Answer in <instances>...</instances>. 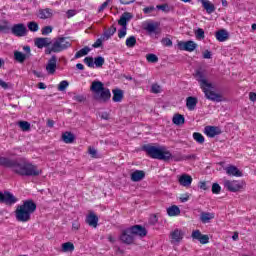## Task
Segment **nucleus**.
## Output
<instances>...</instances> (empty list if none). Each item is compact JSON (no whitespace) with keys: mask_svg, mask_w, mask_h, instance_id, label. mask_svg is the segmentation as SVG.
Instances as JSON below:
<instances>
[{"mask_svg":"<svg viewBox=\"0 0 256 256\" xmlns=\"http://www.w3.org/2000/svg\"><path fill=\"white\" fill-rule=\"evenodd\" d=\"M84 63H85L88 67H90V68L95 67V63H94L93 57H91V56L84 58Z\"/></svg>","mask_w":256,"mask_h":256,"instance_id":"obj_46","label":"nucleus"},{"mask_svg":"<svg viewBox=\"0 0 256 256\" xmlns=\"http://www.w3.org/2000/svg\"><path fill=\"white\" fill-rule=\"evenodd\" d=\"M193 139L199 143V145H203V143H205V137L203 136V134L199 133V132H194L193 133Z\"/></svg>","mask_w":256,"mask_h":256,"instance_id":"obj_39","label":"nucleus"},{"mask_svg":"<svg viewBox=\"0 0 256 256\" xmlns=\"http://www.w3.org/2000/svg\"><path fill=\"white\" fill-rule=\"evenodd\" d=\"M11 31V26L9 25V21L0 20V33H9Z\"/></svg>","mask_w":256,"mask_h":256,"instance_id":"obj_31","label":"nucleus"},{"mask_svg":"<svg viewBox=\"0 0 256 256\" xmlns=\"http://www.w3.org/2000/svg\"><path fill=\"white\" fill-rule=\"evenodd\" d=\"M137 45V38L135 36H130L126 39V47L129 49H133Z\"/></svg>","mask_w":256,"mask_h":256,"instance_id":"obj_38","label":"nucleus"},{"mask_svg":"<svg viewBox=\"0 0 256 256\" xmlns=\"http://www.w3.org/2000/svg\"><path fill=\"white\" fill-rule=\"evenodd\" d=\"M199 101L197 100L196 97H193V96H189L187 99H186V107L189 111H195V108L197 107V103Z\"/></svg>","mask_w":256,"mask_h":256,"instance_id":"obj_26","label":"nucleus"},{"mask_svg":"<svg viewBox=\"0 0 256 256\" xmlns=\"http://www.w3.org/2000/svg\"><path fill=\"white\" fill-rule=\"evenodd\" d=\"M14 59L18 61V63H25V59H27V54H24L19 51L14 52Z\"/></svg>","mask_w":256,"mask_h":256,"instance_id":"obj_34","label":"nucleus"},{"mask_svg":"<svg viewBox=\"0 0 256 256\" xmlns=\"http://www.w3.org/2000/svg\"><path fill=\"white\" fill-rule=\"evenodd\" d=\"M42 35H49V33H53V27L51 26H45L41 30Z\"/></svg>","mask_w":256,"mask_h":256,"instance_id":"obj_50","label":"nucleus"},{"mask_svg":"<svg viewBox=\"0 0 256 256\" xmlns=\"http://www.w3.org/2000/svg\"><path fill=\"white\" fill-rule=\"evenodd\" d=\"M135 237H147V229L141 225H134L126 228L120 235V241L125 245H133Z\"/></svg>","mask_w":256,"mask_h":256,"instance_id":"obj_4","label":"nucleus"},{"mask_svg":"<svg viewBox=\"0 0 256 256\" xmlns=\"http://www.w3.org/2000/svg\"><path fill=\"white\" fill-rule=\"evenodd\" d=\"M151 93H161V86H159L158 84H152Z\"/></svg>","mask_w":256,"mask_h":256,"instance_id":"obj_51","label":"nucleus"},{"mask_svg":"<svg viewBox=\"0 0 256 256\" xmlns=\"http://www.w3.org/2000/svg\"><path fill=\"white\" fill-rule=\"evenodd\" d=\"M196 39H205V31L202 28L195 30Z\"/></svg>","mask_w":256,"mask_h":256,"instance_id":"obj_44","label":"nucleus"},{"mask_svg":"<svg viewBox=\"0 0 256 256\" xmlns=\"http://www.w3.org/2000/svg\"><path fill=\"white\" fill-rule=\"evenodd\" d=\"M178 181L182 187H191V183H193V177H191L189 174H183L180 176Z\"/></svg>","mask_w":256,"mask_h":256,"instance_id":"obj_21","label":"nucleus"},{"mask_svg":"<svg viewBox=\"0 0 256 256\" xmlns=\"http://www.w3.org/2000/svg\"><path fill=\"white\" fill-rule=\"evenodd\" d=\"M172 122L174 125H184L185 124V116L181 114H175L172 118Z\"/></svg>","mask_w":256,"mask_h":256,"instance_id":"obj_32","label":"nucleus"},{"mask_svg":"<svg viewBox=\"0 0 256 256\" xmlns=\"http://www.w3.org/2000/svg\"><path fill=\"white\" fill-rule=\"evenodd\" d=\"M71 47V42L67 41L65 37H57L50 41V47L46 48V55H51L52 53H61L67 51Z\"/></svg>","mask_w":256,"mask_h":256,"instance_id":"obj_7","label":"nucleus"},{"mask_svg":"<svg viewBox=\"0 0 256 256\" xmlns=\"http://www.w3.org/2000/svg\"><path fill=\"white\" fill-rule=\"evenodd\" d=\"M168 7H169L168 4H162V5H157L156 9H159L160 11H167Z\"/></svg>","mask_w":256,"mask_h":256,"instance_id":"obj_57","label":"nucleus"},{"mask_svg":"<svg viewBox=\"0 0 256 256\" xmlns=\"http://www.w3.org/2000/svg\"><path fill=\"white\" fill-rule=\"evenodd\" d=\"M146 59L148 63H157L159 61V57L155 54H147Z\"/></svg>","mask_w":256,"mask_h":256,"instance_id":"obj_43","label":"nucleus"},{"mask_svg":"<svg viewBox=\"0 0 256 256\" xmlns=\"http://www.w3.org/2000/svg\"><path fill=\"white\" fill-rule=\"evenodd\" d=\"M86 223L90 226V227H97L98 223H99V217L97 215H95V213L90 212L88 214V216L86 217Z\"/></svg>","mask_w":256,"mask_h":256,"instance_id":"obj_20","label":"nucleus"},{"mask_svg":"<svg viewBox=\"0 0 256 256\" xmlns=\"http://www.w3.org/2000/svg\"><path fill=\"white\" fill-rule=\"evenodd\" d=\"M63 253H71L75 251V245L72 242H66L62 244Z\"/></svg>","mask_w":256,"mask_h":256,"instance_id":"obj_33","label":"nucleus"},{"mask_svg":"<svg viewBox=\"0 0 256 256\" xmlns=\"http://www.w3.org/2000/svg\"><path fill=\"white\" fill-rule=\"evenodd\" d=\"M193 75L196 81L200 83V87L203 90L206 98H208L210 101H215L216 103H221V101H223V96L221 94H217L209 90L213 89V84L207 81L205 70H203V68L197 69Z\"/></svg>","mask_w":256,"mask_h":256,"instance_id":"obj_2","label":"nucleus"},{"mask_svg":"<svg viewBox=\"0 0 256 256\" xmlns=\"http://www.w3.org/2000/svg\"><path fill=\"white\" fill-rule=\"evenodd\" d=\"M215 216L209 212H203L200 216L202 223H209Z\"/></svg>","mask_w":256,"mask_h":256,"instance_id":"obj_36","label":"nucleus"},{"mask_svg":"<svg viewBox=\"0 0 256 256\" xmlns=\"http://www.w3.org/2000/svg\"><path fill=\"white\" fill-rule=\"evenodd\" d=\"M133 19V14L129 12H124L121 16L120 19L118 20V25L121 27H127L128 21Z\"/></svg>","mask_w":256,"mask_h":256,"instance_id":"obj_19","label":"nucleus"},{"mask_svg":"<svg viewBox=\"0 0 256 256\" xmlns=\"http://www.w3.org/2000/svg\"><path fill=\"white\" fill-rule=\"evenodd\" d=\"M94 65L96 67H103V65H105V58H103L102 56L94 58Z\"/></svg>","mask_w":256,"mask_h":256,"instance_id":"obj_42","label":"nucleus"},{"mask_svg":"<svg viewBox=\"0 0 256 256\" xmlns=\"http://www.w3.org/2000/svg\"><path fill=\"white\" fill-rule=\"evenodd\" d=\"M249 99H250V101L255 102L256 101V93L250 92L249 93Z\"/></svg>","mask_w":256,"mask_h":256,"instance_id":"obj_63","label":"nucleus"},{"mask_svg":"<svg viewBox=\"0 0 256 256\" xmlns=\"http://www.w3.org/2000/svg\"><path fill=\"white\" fill-rule=\"evenodd\" d=\"M90 90L94 93L93 97L95 101H98L99 103H109V101H111V90L106 88L103 82H92Z\"/></svg>","mask_w":256,"mask_h":256,"instance_id":"obj_6","label":"nucleus"},{"mask_svg":"<svg viewBox=\"0 0 256 256\" xmlns=\"http://www.w3.org/2000/svg\"><path fill=\"white\" fill-rule=\"evenodd\" d=\"M0 166L11 169L13 173L20 175V177H39L43 173V170L25 158L0 157Z\"/></svg>","mask_w":256,"mask_h":256,"instance_id":"obj_1","label":"nucleus"},{"mask_svg":"<svg viewBox=\"0 0 256 256\" xmlns=\"http://www.w3.org/2000/svg\"><path fill=\"white\" fill-rule=\"evenodd\" d=\"M27 27L32 33H37V31H39V24L35 21L28 22Z\"/></svg>","mask_w":256,"mask_h":256,"instance_id":"obj_40","label":"nucleus"},{"mask_svg":"<svg viewBox=\"0 0 256 256\" xmlns=\"http://www.w3.org/2000/svg\"><path fill=\"white\" fill-rule=\"evenodd\" d=\"M148 33H154L155 35H159L161 33V29H159V22L148 23L145 27Z\"/></svg>","mask_w":256,"mask_h":256,"instance_id":"obj_22","label":"nucleus"},{"mask_svg":"<svg viewBox=\"0 0 256 256\" xmlns=\"http://www.w3.org/2000/svg\"><path fill=\"white\" fill-rule=\"evenodd\" d=\"M185 237V231L176 228L170 233L171 243H181Z\"/></svg>","mask_w":256,"mask_h":256,"instance_id":"obj_13","label":"nucleus"},{"mask_svg":"<svg viewBox=\"0 0 256 256\" xmlns=\"http://www.w3.org/2000/svg\"><path fill=\"white\" fill-rule=\"evenodd\" d=\"M244 185H245V183H243L239 180H234V181L225 180L224 181L225 189H227L231 193H237V191H241V189H243Z\"/></svg>","mask_w":256,"mask_h":256,"instance_id":"obj_9","label":"nucleus"},{"mask_svg":"<svg viewBox=\"0 0 256 256\" xmlns=\"http://www.w3.org/2000/svg\"><path fill=\"white\" fill-rule=\"evenodd\" d=\"M178 48L180 51H188L189 53H193V51L197 49V43L192 40L180 41L178 42Z\"/></svg>","mask_w":256,"mask_h":256,"instance_id":"obj_11","label":"nucleus"},{"mask_svg":"<svg viewBox=\"0 0 256 256\" xmlns=\"http://www.w3.org/2000/svg\"><path fill=\"white\" fill-rule=\"evenodd\" d=\"M201 3L206 13H208L209 15H211V13H215V5L209 0H201Z\"/></svg>","mask_w":256,"mask_h":256,"instance_id":"obj_27","label":"nucleus"},{"mask_svg":"<svg viewBox=\"0 0 256 256\" xmlns=\"http://www.w3.org/2000/svg\"><path fill=\"white\" fill-rule=\"evenodd\" d=\"M211 51L209 50H206L204 53H203V59H211Z\"/></svg>","mask_w":256,"mask_h":256,"instance_id":"obj_60","label":"nucleus"},{"mask_svg":"<svg viewBox=\"0 0 256 256\" xmlns=\"http://www.w3.org/2000/svg\"><path fill=\"white\" fill-rule=\"evenodd\" d=\"M39 17L40 19H51L53 17V10L46 8L39 10Z\"/></svg>","mask_w":256,"mask_h":256,"instance_id":"obj_28","label":"nucleus"},{"mask_svg":"<svg viewBox=\"0 0 256 256\" xmlns=\"http://www.w3.org/2000/svg\"><path fill=\"white\" fill-rule=\"evenodd\" d=\"M125 35H127V27L122 26V28L120 30H118V37H119V39H123V37H125Z\"/></svg>","mask_w":256,"mask_h":256,"instance_id":"obj_49","label":"nucleus"},{"mask_svg":"<svg viewBox=\"0 0 256 256\" xmlns=\"http://www.w3.org/2000/svg\"><path fill=\"white\" fill-rule=\"evenodd\" d=\"M113 93V97H112V101L114 103H121L123 101V90L116 88L112 90Z\"/></svg>","mask_w":256,"mask_h":256,"instance_id":"obj_24","label":"nucleus"},{"mask_svg":"<svg viewBox=\"0 0 256 256\" xmlns=\"http://www.w3.org/2000/svg\"><path fill=\"white\" fill-rule=\"evenodd\" d=\"M111 2V0H106L104 3L101 4V6L98 9V12L101 13V11H103Z\"/></svg>","mask_w":256,"mask_h":256,"instance_id":"obj_55","label":"nucleus"},{"mask_svg":"<svg viewBox=\"0 0 256 256\" xmlns=\"http://www.w3.org/2000/svg\"><path fill=\"white\" fill-rule=\"evenodd\" d=\"M191 237L193 241H199L201 245H207L209 243V235L202 234L200 230H193Z\"/></svg>","mask_w":256,"mask_h":256,"instance_id":"obj_12","label":"nucleus"},{"mask_svg":"<svg viewBox=\"0 0 256 256\" xmlns=\"http://www.w3.org/2000/svg\"><path fill=\"white\" fill-rule=\"evenodd\" d=\"M89 51H91L89 46L80 49L78 52H76L75 59H80V57H84V55H89Z\"/></svg>","mask_w":256,"mask_h":256,"instance_id":"obj_35","label":"nucleus"},{"mask_svg":"<svg viewBox=\"0 0 256 256\" xmlns=\"http://www.w3.org/2000/svg\"><path fill=\"white\" fill-rule=\"evenodd\" d=\"M62 141H64V143H73L75 141V134H73L71 132L63 133Z\"/></svg>","mask_w":256,"mask_h":256,"instance_id":"obj_30","label":"nucleus"},{"mask_svg":"<svg viewBox=\"0 0 256 256\" xmlns=\"http://www.w3.org/2000/svg\"><path fill=\"white\" fill-rule=\"evenodd\" d=\"M174 161H189V159H197V155L195 154H190V155H186V156H181L179 158H172Z\"/></svg>","mask_w":256,"mask_h":256,"instance_id":"obj_41","label":"nucleus"},{"mask_svg":"<svg viewBox=\"0 0 256 256\" xmlns=\"http://www.w3.org/2000/svg\"><path fill=\"white\" fill-rule=\"evenodd\" d=\"M67 87H69V81L67 80L61 81L58 85V91H65Z\"/></svg>","mask_w":256,"mask_h":256,"instance_id":"obj_45","label":"nucleus"},{"mask_svg":"<svg viewBox=\"0 0 256 256\" xmlns=\"http://www.w3.org/2000/svg\"><path fill=\"white\" fill-rule=\"evenodd\" d=\"M159 221V219L157 218V215L155 214H152L150 216V219H149V223L150 225H156V223Z\"/></svg>","mask_w":256,"mask_h":256,"instance_id":"obj_52","label":"nucleus"},{"mask_svg":"<svg viewBox=\"0 0 256 256\" xmlns=\"http://www.w3.org/2000/svg\"><path fill=\"white\" fill-rule=\"evenodd\" d=\"M225 171L230 177H243V172L236 166L230 165L225 168Z\"/></svg>","mask_w":256,"mask_h":256,"instance_id":"obj_17","label":"nucleus"},{"mask_svg":"<svg viewBox=\"0 0 256 256\" xmlns=\"http://www.w3.org/2000/svg\"><path fill=\"white\" fill-rule=\"evenodd\" d=\"M80 227H81V224H79L77 221H74L72 223V229H74L75 231H79Z\"/></svg>","mask_w":256,"mask_h":256,"instance_id":"obj_58","label":"nucleus"},{"mask_svg":"<svg viewBox=\"0 0 256 256\" xmlns=\"http://www.w3.org/2000/svg\"><path fill=\"white\" fill-rule=\"evenodd\" d=\"M74 101H77L78 103H83V101L86 100L85 96L83 95H76L73 97Z\"/></svg>","mask_w":256,"mask_h":256,"instance_id":"obj_54","label":"nucleus"},{"mask_svg":"<svg viewBox=\"0 0 256 256\" xmlns=\"http://www.w3.org/2000/svg\"><path fill=\"white\" fill-rule=\"evenodd\" d=\"M0 87H2V89H9V85L2 79H0Z\"/></svg>","mask_w":256,"mask_h":256,"instance_id":"obj_62","label":"nucleus"},{"mask_svg":"<svg viewBox=\"0 0 256 256\" xmlns=\"http://www.w3.org/2000/svg\"><path fill=\"white\" fill-rule=\"evenodd\" d=\"M199 187L200 189H203V191H207V189H209V187L207 186V182H200Z\"/></svg>","mask_w":256,"mask_h":256,"instance_id":"obj_61","label":"nucleus"},{"mask_svg":"<svg viewBox=\"0 0 256 256\" xmlns=\"http://www.w3.org/2000/svg\"><path fill=\"white\" fill-rule=\"evenodd\" d=\"M19 201V198L15 197L13 193L9 191H0V203H4V205H8V207H11V205H15Z\"/></svg>","mask_w":256,"mask_h":256,"instance_id":"obj_8","label":"nucleus"},{"mask_svg":"<svg viewBox=\"0 0 256 256\" xmlns=\"http://www.w3.org/2000/svg\"><path fill=\"white\" fill-rule=\"evenodd\" d=\"M57 69V56L53 55L46 65V71L48 75H55V71Z\"/></svg>","mask_w":256,"mask_h":256,"instance_id":"obj_15","label":"nucleus"},{"mask_svg":"<svg viewBox=\"0 0 256 256\" xmlns=\"http://www.w3.org/2000/svg\"><path fill=\"white\" fill-rule=\"evenodd\" d=\"M102 45H103V38H98L96 40V43H94L92 47H94V49H99V47H101Z\"/></svg>","mask_w":256,"mask_h":256,"instance_id":"obj_53","label":"nucleus"},{"mask_svg":"<svg viewBox=\"0 0 256 256\" xmlns=\"http://www.w3.org/2000/svg\"><path fill=\"white\" fill-rule=\"evenodd\" d=\"M212 193L214 195H219L221 193V186L218 183L212 185Z\"/></svg>","mask_w":256,"mask_h":256,"instance_id":"obj_47","label":"nucleus"},{"mask_svg":"<svg viewBox=\"0 0 256 256\" xmlns=\"http://www.w3.org/2000/svg\"><path fill=\"white\" fill-rule=\"evenodd\" d=\"M142 151H145L151 159H158L159 161H171V159H175L171 151L167 150L165 147H156L147 144L142 147Z\"/></svg>","mask_w":256,"mask_h":256,"instance_id":"obj_5","label":"nucleus"},{"mask_svg":"<svg viewBox=\"0 0 256 256\" xmlns=\"http://www.w3.org/2000/svg\"><path fill=\"white\" fill-rule=\"evenodd\" d=\"M215 37L217 41H220V43H223L224 41H227V39H229V32H227V30L225 29L218 30L215 33Z\"/></svg>","mask_w":256,"mask_h":256,"instance_id":"obj_25","label":"nucleus"},{"mask_svg":"<svg viewBox=\"0 0 256 256\" xmlns=\"http://www.w3.org/2000/svg\"><path fill=\"white\" fill-rule=\"evenodd\" d=\"M18 126L20 127L21 131H24V132L31 131V123L27 121H19Z\"/></svg>","mask_w":256,"mask_h":256,"instance_id":"obj_37","label":"nucleus"},{"mask_svg":"<svg viewBox=\"0 0 256 256\" xmlns=\"http://www.w3.org/2000/svg\"><path fill=\"white\" fill-rule=\"evenodd\" d=\"M130 179L134 183H139V181H143V179H145V171H143V170H135L131 174Z\"/></svg>","mask_w":256,"mask_h":256,"instance_id":"obj_18","label":"nucleus"},{"mask_svg":"<svg viewBox=\"0 0 256 256\" xmlns=\"http://www.w3.org/2000/svg\"><path fill=\"white\" fill-rule=\"evenodd\" d=\"M167 213L169 217H177V215H181V209H179L177 205H173L167 208Z\"/></svg>","mask_w":256,"mask_h":256,"instance_id":"obj_29","label":"nucleus"},{"mask_svg":"<svg viewBox=\"0 0 256 256\" xmlns=\"http://www.w3.org/2000/svg\"><path fill=\"white\" fill-rule=\"evenodd\" d=\"M152 11H155V6H149L143 9V13H145L146 15L151 13Z\"/></svg>","mask_w":256,"mask_h":256,"instance_id":"obj_56","label":"nucleus"},{"mask_svg":"<svg viewBox=\"0 0 256 256\" xmlns=\"http://www.w3.org/2000/svg\"><path fill=\"white\" fill-rule=\"evenodd\" d=\"M204 133L207 135V137H210L213 139V137H217V135H221L222 131L221 128L217 126H206L204 128Z\"/></svg>","mask_w":256,"mask_h":256,"instance_id":"obj_14","label":"nucleus"},{"mask_svg":"<svg viewBox=\"0 0 256 256\" xmlns=\"http://www.w3.org/2000/svg\"><path fill=\"white\" fill-rule=\"evenodd\" d=\"M180 201L181 203H187V201H189V196L188 194H184L180 197Z\"/></svg>","mask_w":256,"mask_h":256,"instance_id":"obj_59","label":"nucleus"},{"mask_svg":"<svg viewBox=\"0 0 256 256\" xmlns=\"http://www.w3.org/2000/svg\"><path fill=\"white\" fill-rule=\"evenodd\" d=\"M37 211V204L31 200H25L21 205L16 207L14 211L16 221L19 223H28L31 219V215Z\"/></svg>","mask_w":256,"mask_h":256,"instance_id":"obj_3","label":"nucleus"},{"mask_svg":"<svg viewBox=\"0 0 256 256\" xmlns=\"http://www.w3.org/2000/svg\"><path fill=\"white\" fill-rule=\"evenodd\" d=\"M115 33H117V27L112 25L110 28L105 30L104 33L102 34L103 41H109V39H111V37H113Z\"/></svg>","mask_w":256,"mask_h":256,"instance_id":"obj_23","label":"nucleus"},{"mask_svg":"<svg viewBox=\"0 0 256 256\" xmlns=\"http://www.w3.org/2000/svg\"><path fill=\"white\" fill-rule=\"evenodd\" d=\"M67 16H68V18L75 17V10H68Z\"/></svg>","mask_w":256,"mask_h":256,"instance_id":"obj_64","label":"nucleus"},{"mask_svg":"<svg viewBox=\"0 0 256 256\" xmlns=\"http://www.w3.org/2000/svg\"><path fill=\"white\" fill-rule=\"evenodd\" d=\"M34 45L38 49H43V47L49 49V47H51V38H35Z\"/></svg>","mask_w":256,"mask_h":256,"instance_id":"obj_16","label":"nucleus"},{"mask_svg":"<svg viewBox=\"0 0 256 256\" xmlns=\"http://www.w3.org/2000/svg\"><path fill=\"white\" fill-rule=\"evenodd\" d=\"M161 43L164 45V47H173V41H171L169 38H162Z\"/></svg>","mask_w":256,"mask_h":256,"instance_id":"obj_48","label":"nucleus"},{"mask_svg":"<svg viewBox=\"0 0 256 256\" xmlns=\"http://www.w3.org/2000/svg\"><path fill=\"white\" fill-rule=\"evenodd\" d=\"M10 31L15 37H27L28 33L27 26L23 23L14 24L10 27Z\"/></svg>","mask_w":256,"mask_h":256,"instance_id":"obj_10","label":"nucleus"}]
</instances>
